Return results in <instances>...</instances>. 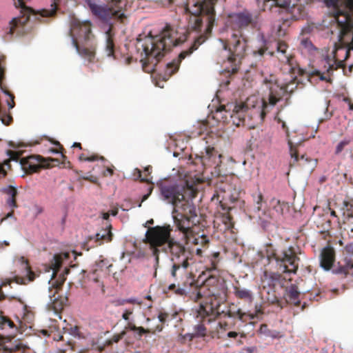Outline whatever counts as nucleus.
Returning a JSON list of instances; mask_svg holds the SVG:
<instances>
[{"label":"nucleus","instance_id":"nucleus-1","mask_svg":"<svg viewBox=\"0 0 353 353\" xmlns=\"http://www.w3.org/2000/svg\"><path fill=\"white\" fill-rule=\"evenodd\" d=\"M172 228L170 225L150 228L145 234V242L150 245L155 256V272L159 263L160 251L169 252L172 262L171 276L174 282L164 289L165 293L172 292L177 296H189L192 299L195 295L194 281L188 276L187 270L192 261V252L185 246L170 237Z\"/></svg>","mask_w":353,"mask_h":353},{"label":"nucleus","instance_id":"nucleus-2","mask_svg":"<svg viewBox=\"0 0 353 353\" xmlns=\"http://www.w3.org/2000/svg\"><path fill=\"white\" fill-rule=\"evenodd\" d=\"M171 3L173 0H161ZM216 0H187L185 10L188 14V27L192 30H201L203 23H205L204 33L194 39L191 46L180 52L178 57L166 65V74L169 76L174 74L179 68L180 63L186 57L203 43L212 32L215 21L214 4Z\"/></svg>","mask_w":353,"mask_h":353},{"label":"nucleus","instance_id":"nucleus-3","mask_svg":"<svg viewBox=\"0 0 353 353\" xmlns=\"http://www.w3.org/2000/svg\"><path fill=\"white\" fill-rule=\"evenodd\" d=\"M176 32L167 24L159 34H149L137 39L136 48L140 53L142 67L145 72L150 73L155 70L160 60L170 51L172 47L183 43L187 36L176 38Z\"/></svg>","mask_w":353,"mask_h":353},{"label":"nucleus","instance_id":"nucleus-4","mask_svg":"<svg viewBox=\"0 0 353 353\" xmlns=\"http://www.w3.org/2000/svg\"><path fill=\"white\" fill-rule=\"evenodd\" d=\"M183 210L173 211L176 213L174 216V222L176 228L183 234L187 244L201 246L196 249L197 255H201L202 248H207L210 243L209 236L205 233L203 225L199 223L196 208L192 203H187Z\"/></svg>","mask_w":353,"mask_h":353},{"label":"nucleus","instance_id":"nucleus-5","mask_svg":"<svg viewBox=\"0 0 353 353\" xmlns=\"http://www.w3.org/2000/svg\"><path fill=\"white\" fill-rule=\"evenodd\" d=\"M195 295L192 299L201 301V308L214 317L219 316L224 311L221 310V303L226 299L227 287L225 282L219 277L210 275L205 279L201 285H195Z\"/></svg>","mask_w":353,"mask_h":353},{"label":"nucleus","instance_id":"nucleus-6","mask_svg":"<svg viewBox=\"0 0 353 353\" xmlns=\"http://www.w3.org/2000/svg\"><path fill=\"white\" fill-rule=\"evenodd\" d=\"M268 99V94L262 99L256 95H251L243 103L221 105L217 108L216 112H228L236 126L245 125L246 117L250 119L259 117L263 120L266 114L275 105H271Z\"/></svg>","mask_w":353,"mask_h":353},{"label":"nucleus","instance_id":"nucleus-7","mask_svg":"<svg viewBox=\"0 0 353 353\" xmlns=\"http://www.w3.org/2000/svg\"><path fill=\"white\" fill-rule=\"evenodd\" d=\"M163 199L174 207V210L181 209L187 203H191L189 199L196 196L197 190L188 181L180 183H163L159 186ZM185 210H183L184 211Z\"/></svg>","mask_w":353,"mask_h":353},{"label":"nucleus","instance_id":"nucleus-8","mask_svg":"<svg viewBox=\"0 0 353 353\" xmlns=\"http://www.w3.org/2000/svg\"><path fill=\"white\" fill-rule=\"evenodd\" d=\"M260 12H252L248 9H243L232 12L228 15V26L232 31L243 33L245 30H254L260 26Z\"/></svg>","mask_w":353,"mask_h":353},{"label":"nucleus","instance_id":"nucleus-9","mask_svg":"<svg viewBox=\"0 0 353 353\" xmlns=\"http://www.w3.org/2000/svg\"><path fill=\"white\" fill-rule=\"evenodd\" d=\"M85 3L94 16L106 23H112V21L123 22L126 18L122 10L121 0H110L106 6H99L93 0H85Z\"/></svg>","mask_w":353,"mask_h":353},{"label":"nucleus","instance_id":"nucleus-10","mask_svg":"<svg viewBox=\"0 0 353 353\" xmlns=\"http://www.w3.org/2000/svg\"><path fill=\"white\" fill-rule=\"evenodd\" d=\"M10 160L19 161L22 169L27 174L39 172L41 168H50L54 166V163H59V160L53 158L44 159L39 155H30L21 157V153L17 151L8 150Z\"/></svg>","mask_w":353,"mask_h":353},{"label":"nucleus","instance_id":"nucleus-11","mask_svg":"<svg viewBox=\"0 0 353 353\" xmlns=\"http://www.w3.org/2000/svg\"><path fill=\"white\" fill-rule=\"evenodd\" d=\"M339 13L342 14V19L336 17V22L341 28L338 43L351 48L353 46V0H347L345 10H341Z\"/></svg>","mask_w":353,"mask_h":353},{"label":"nucleus","instance_id":"nucleus-12","mask_svg":"<svg viewBox=\"0 0 353 353\" xmlns=\"http://www.w3.org/2000/svg\"><path fill=\"white\" fill-rule=\"evenodd\" d=\"M268 258L272 257L276 261L278 270L283 273H296L298 270L299 258L292 246L277 254L270 248L267 250Z\"/></svg>","mask_w":353,"mask_h":353},{"label":"nucleus","instance_id":"nucleus-13","mask_svg":"<svg viewBox=\"0 0 353 353\" xmlns=\"http://www.w3.org/2000/svg\"><path fill=\"white\" fill-rule=\"evenodd\" d=\"M247 42L244 33L232 32L227 45L230 53L228 61L234 65L232 69V73L237 72L238 66L245 55Z\"/></svg>","mask_w":353,"mask_h":353},{"label":"nucleus","instance_id":"nucleus-14","mask_svg":"<svg viewBox=\"0 0 353 353\" xmlns=\"http://www.w3.org/2000/svg\"><path fill=\"white\" fill-rule=\"evenodd\" d=\"M334 60L330 58L327 52L323 53L321 59L319 61V68L313 70L309 74L310 79L318 78V79L332 83V76L334 70L340 68L341 65H336Z\"/></svg>","mask_w":353,"mask_h":353},{"label":"nucleus","instance_id":"nucleus-15","mask_svg":"<svg viewBox=\"0 0 353 353\" xmlns=\"http://www.w3.org/2000/svg\"><path fill=\"white\" fill-rule=\"evenodd\" d=\"M296 81V79L294 78L289 83L279 85L276 82L272 83L265 79L264 82L268 85L269 90L268 99L271 105H276L287 93H292L298 85V83Z\"/></svg>","mask_w":353,"mask_h":353},{"label":"nucleus","instance_id":"nucleus-16","mask_svg":"<svg viewBox=\"0 0 353 353\" xmlns=\"http://www.w3.org/2000/svg\"><path fill=\"white\" fill-rule=\"evenodd\" d=\"M325 51L330 58L334 60V64L341 65L340 68H345L344 61L352 56L353 46L351 48H346L336 43L331 52L329 50Z\"/></svg>","mask_w":353,"mask_h":353},{"label":"nucleus","instance_id":"nucleus-17","mask_svg":"<svg viewBox=\"0 0 353 353\" xmlns=\"http://www.w3.org/2000/svg\"><path fill=\"white\" fill-rule=\"evenodd\" d=\"M70 34L72 39H83L85 43L90 41L91 37V24L90 22L81 23L79 21H74L72 23Z\"/></svg>","mask_w":353,"mask_h":353},{"label":"nucleus","instance_id":"nucleus-18","mask_svg":"<svg viewBox=\"0 0 353 353\" xmlns=\"http://www.w3.org/2000/svg\"><path fill=\"white\" fill-rule=\"evenodd\" d=\"M221 154L213 147L208 146L205 148V153H202L201 161L203 166H219L221 163Z\"/></svg>","mask_w":353,"mask_h":353},{"label":"nucleus","instance_id":"nucleus-19","mask_svg":"<svg viewBox=\"0 0 353 353\" xmlns=\"http://www.w3.org/2000/svg\"><path fill=\"white\" fill-rule=\"evenodd\" d=\"M276 48V52H270V55L272 56L276 54V57L281 62L287 63L290 67V69H292L293 65V57L291 54L288 53V44L285 41H278Z\"/></svg>","mask_w":353,"mask_h":353},{"label":"nucleus","instance_id":"nucleus-20","mask_svg":"<svg viewBox=\"0 0 353 353\" xmlns=\"http://www.w3.org/2000/svg\"><path fill=\"white\" fill-rule=\"evenodd\" d=\"M307 3V0H300L294 1L290 7H287L286 9L293 20H300L306 16L304 4Z\"/></svg>","mask_w":353,"mask_h":353},{"label":"nucleus","instance_id":"nucleus-21","mask_svg":"<svg viewBox=\"0 0 353 353\" xmlns=\"http://www.w3.org/2000/svg\"><path fill=\"white\" fill-rule=\"evenodd\" d=\"M335 260V251L333 248L326 246L322 249L320 255L321 266L326 270H329L333 265Z\"/></svg>","mask_w":353,"mask_h":353},{"label":"nucleus","instance_id":"nucleus-22","mask_svg":"<svg viewBox=\"0 0 353 353\" xmlns=\"http://www.w3.org/2000/svg\"><path fill=\"white\" fill-rule=\"evenodd\" d=\"M199 314L205 316H202L201 323L194 326V335L196 337H203L206 335V328L205 323H210L211 321L215 319L216 317H214L210 313L208 314L201 307L199 311Z\"/></svg>","mask_w":353,"mask_h":353},{"label":"nucleus","instance_id":"nucleus-23","mask_svg":"<svg viewBox=\"0 0 353 353\" xmlns=\"http://www.w3.org/2000/svg\"><path fill=\"white\" fill-rule=\"evenodd\" d=\"M151 171H152V167L151 166H148L145 168V174L143 177H142V172L141 171L137 168L135 170V172H137L138 174V178H139L141 179V181H144V182H146L148 183H150V186L148 187V192L145 194H144L141 199V201L140 202V203L138 205L139 207H141V203L145 201V200H147L148 199V197L150 196V195L151 194L152 190H153V183L152 182V177L149 178V176L151 174Z\"/></svg>","mask_w":353,"mask_h":353},{"label":"nucleus","instance_id":"nucleus-24","mask_svg":"<svg viewBox=\"0 0 353 353\" xmlns=\"http://www.w3.org/2000/svg\"><path fill=\"white\" fill-rule=\"evenodd\" d=\"M112 225L109 224L105 228L101 229L94 236V241L99 245L104 243H109L112 240Z\"/></svg>","mask_w":353,"mask_h":353},{"label":"nucleus","instance_id":"nucleus-25","mask_svg":"<svg viewBox=\"0 0 353 353\" xmlns=\"http://www.w3.org/2000/svg\"><path fill=\"white\" fill-rule=\"evenodd\" d=\"M299 296L300 292L298 290V287L296 285L292 284L286 289L285 294L286 302L298 306L301 303Z\"/></svg>","mask_w":353,"mask_h":353},{"label":"nucleus","instance_id":"nucleus-26","mask_svg":"<svg viewBox=\"0 0 353 353\" xmlns=\"http://www.w3.org/2000/svg\"><path fill=\"white\" fill-rule=\"evenodd\" d=\"M125 330L137 332L139 337L145 334H154L156 331L161 332L163 330L162 325H157L155 330L145 329L143 327H137L133 323L128 322L125 326Z\"/></svg>","mask_w":353,"mask_h":353},{"label":"nucleus","instance_id":"nucleus-27","mask_svg":"<svg viewBox=\"0 0 353 353\" xmlns=\"http://www.w3.org/2000/svg\"><path fill=\"white\" fill-rule=\"evenodd\" d=\"M352 268L353 260L345 257L343 261L339 263V266L334 270V272L346 276Z\"/></svg>","mask_w":353,"mask_h":353},{"label":"nucleus","instance_id":"nucleus-28","mask_svg":"<svg viewBox=\"0 0 353 353\" xmlns=\"http://www.w3.org/2000/svg\"><path fill=\"white\" fill-rule=\"evenodd\" d=\"M72 46L76 48L77 52L82 57H87L91 61L94 57L93 48H81L75 39H72Z\"/></svg>","mask_w":353,"mask_h":353},{"label":"nucleus","instance_id":"nucleus-29","mask_svg":"<svg viewBox=\"0 0 353 353\" xmlns=\"http://www.w3.org/2000/svg\"><path fill=\"white\" fill-rule=\"evenodd\" d=\"M326 5L328 7H333L335 10V19L336 20V17L339 16L340 19H342V14L339 13V11L341 10H345V6H346L347 0H325Z\"/></svg>","mask_w":353,"mask_h":353},{"label":"nucleus","instance_id":"nucleus-30","mask_svg":"<svg viewBox=\"0 0 353 353\" xmlns=\"http://www.w3.org/2000/svg\"><path fill=\"white\" fill-rule=\"evenodd\" d=\"M234 294L237 299L251 303L253 301V295L250 290L240 287L234 288Z\"/></svg>","mask_w":353,"mask_h":353},{"label":"nucleus","instance_id":"nucleus-31","mask_svg":"<svg viewBox=\"0 0 353 353\" xmlns=\"http://www.w3.org/2000/svg\"><path fill=\"white\" fill-rule=\"evenodd\" d=\"M90 285L94 288L95 292H99L101 294H105V288L103 282L100 280L98 275H96V272H94L90 276Z\"/></svg>","mask_w":353,"mask_h":353},{"label":"nucleus","instance_id":"nucleus-32","mask_svg":"<svg viewBox=\"0 0 353 353\" xmlns=\"http://www.w3.org/2000/svg\"><path fill=\"white\" fill-rule=\"evenodd\" d=\"M106 43H105V52L108 57H114V43L112 34L111 28L105 32Z\"/></svg>","mask_w":353,"mask_h":353},{"label":"nucleus","instance_id":"nucleus-33","mask_svg":"<svg viewBox=\"0 0 353 353\" xmlns=\"http://www.w3.org/2000/svg\"><path fill=\"white\" fill-rule=\"evenodd\" d=\"M4 192L9 196L7 200L8 205L12 208H17L16 196L18 194L17 190L14 187L10 185L4 190Z\"/></svg>","mask_w":353,"mask_h":353},{"label":"nucleus","instance_id":"nucleus-34","mask_svg":"<svg viewBox=\"0 0 353 353\" xmlns=\"http://www.w3.org/2000/svg\"><path fill=\"white\" fill-rule=\"evenodd\" d=\"M263 277L265 279H269L270 283H268L269 285H275L277 283H281L283 280V276L279 273L276 272H268L265 271L263 274Z\"/></svg>","mask_w":353,"mask_h":353},{"label":"nucleus","instance_id":"nucleus-35","mask_svg":"<svg viewBox=\"0 0 353 353\" xmlns=\"http://www.w3.org/2000/svg\"><path fill=\"white\" fill-rule=\"evenodd\" d=\"M208 260L209 263V267L207 268L209 270H215L217 268V265L220 261V252H215L212 254H210L208 256Z\"/></svg>","mask_w":353,"mask_h":353},{"label":"nucleus","instance_id":"nucleus-36","mask_svg":"<svg viewBox=\"0 0 353 353\" xmlns=\"http://www.w3.org/2000/svg\"><path fill=\"white\" fill-rule=\"evenodd\" d=\"M79 159L81 161H105L106 159L104 157L100 156L97 154H92L90 156H87L85 154L82 153L79 155Z\"/></svg>","mask_w":353,"mask_h":353},{"label":"nucleus","instance_id":"nucleus-37","mask_svg":"<svg viewBox=\"0 0 353 353\" xmlns=\"http://www.w3.org/2000/svg\"><path fill=\"white\" fill-rule=\"evenodd\" d=\"M22 265L23 266L26 274L28 276V281L30 282L34 281L36 277V274L34 272L31 270L30 266L28 264V261L24 260L23 257H22Z\"/></svg>","mask_w":353,"mask_h":353},{"label":"nucleus","instance_id":"nucleus-38","mask_svg":"<svg viewBox=\"0 0 353 353\" xmlns=\"http://www.w3.org/2000/svg\"><path fill=\"white\" fill-rule=\"evenodd\" d=\"M62 264V257L60 254H55L50 261V267L54 272H57Z\"/></svg>","mask_w":353,"mask_h":353},{"label":"nucleus","instance_id":"nucleus-39","mask_svg":"<svg viewBox=\"0 0 353 353\" xmlns=\"http://www.w3.org/2000/svg\"><path fill=\"white\" fill-rule=\"evenodd\" d=\"M353 199L347 198L343 201L341 210L343 211V214L347 212V215L353 212Z\"/></svg>","mask_w":353,"mask_h":353},{"label":"nucleus","instance_id":"nucleus-40","mask_svg":"<svg viewBox=\"0 0 353 353\" xmlns=\"http://www.w3.org/2000/svg\"><path fill=\"white\" fill-rule=\"evenodd\" d=\"M288 145L290 147V153L292 159H293V162H290V166H293L296 162H298L299 161V157L298 154V151L295 148L294 145H293L292 142L289 140L288 141Z\"/></svg>","mask_w":353,"mask_h":353},{"label":"nucleus","instance_id":"nucleus-41","mask_svg":"<svg viewBox=\"0 0 353 353\" xmlns=\"http://www.w3.org/2000/svg\"><path fill=\"white\" fill-rule=\"evenodd\" d=\"M221 221L225 225V229L230 230L234 227L232 216L228 213L223 214L221 216Z\"/></svg>","mask_w":353,"mask_h":353},{"label":"nucleus","instance_id":"nucleus-42","mask_svg":"<svg viewBox=\"0 0 353 353\" xmlns=\"http://www.w3.org/2000/svg\"><path fill=\"white\" fill-rule=\"evenodd\" d=\"M254 203H255V208L257 211H260L262 208L263 203V196L262 193L259 191L258 192L252 195Z\"/></svg>","mask_w":353,"mask_h":353},{"label":"nucleus","instance_id":"nucleus-43","mask_svg":"<svg viewBox=\"0 0 353 353\" xmlns=\"http://www.w3.org/2000/svg\"><path fill=\"white\" fill-rule=\"evenodd\" d=\"M225 316L231 318L237 316L240 321L245 322L244 317L247 316V314L245 312H243L241 309H238L236 312H232L231 310L228 311Z\"/></svg>","mask_w":353,"mask_h":353},{"label":"nucleus","instance_id":"nucleus-44","mask_svg":"<svg viewBox=\"0 0 353 353\" xmlns=\"http://www.w3.org/2000/svg\"><path fill=\"white\" fill-rule=\"evenodd\" d=\"M14 327V323L8 317L0 315V327L5 329L7 327L13 328Z\"/></svg>","mask_w":353,"mask_h":353},{"label":"nucleus","instance_id":"nucleus-45","mask_svg":"<svg viewBox=\"0 0 353 353\" xmlns=\"http://www.w3.org/2000/svg\"><path fill=\"white\" fill-rule=\"evenodd\" d=\"M52 291L54 292L53 294L52 295L50 294L49 296H50V301L53 305V307L54 309H57V307L59 306L61 308H62V303L59 304V300H58L57 297L55 296V294L57 293L58 288L50 289V292Z\"/></svg>","mask_w":353,"mask_h":353},{"label":"nucleus","instance_id":"nucleus-46","mask_svg":"<svg viewBox=\"0 0 353 353\" xmlns=\"http://www.w3.org/2000/svg\"><path fill=\"white\" fill-rule=\"evenodd\" d=\"M350 142L351 140L347 139L341 141L336 146L334 154L336 155L341 154L344 148L350 143Z\"/></svg>","mask_w":353,"mask_h":353},{"label":"nucleus","instance_id":"nucleus-47","mask_svg":"<svg viewBox=\"0 0 353 353\" xmlns=\"http://www.w3.org/2000/svg\"><path fill=\"white\" fill-rule=\"evenodd\" d=\"M0 120L6 125H8L12 121V117L10 114L0 110Z\"/></svg>","mask_w":353,"mask_h":353},{"label":"nucleus","instance_id":"nucleus-48","mask_svg":"<svg viewBox=\"0 0 353 353\" xmlns=\"http://www.w3.org/2000/svg\"><path fill=\"white\" fill-rule=\"evenodd\" d=\"M285 209H288V204L285 202H281L279 200L274 205V210L279 214H283Z\"/></svg>","mask_w":353,"mask_h":353},{"label":"nucleus","instance_id":"nucleus-49","mask_svg":"<svg viewBox=\"0 0 353 353\" xmlns=\"http://www.w3.org/2000/svg\"><path fill=\"white\" fill-rule=\"evenodd\" d=\"M125 334H126L125 331L123 330L119 334L113 335L112 339L107 341V344L108 345H110L113 343H118L120 340H121L123 338V336L125 335Z\"/></svg>","mask_w":353,"mask_h":353},{"label":"nucleus","instance_id":"nucleus-50","mask_svg":"<svg viewBox=\"0 0 353 353\" xmlns=\"http://www.w3.org/2000/svg\"><path fill=\"white\" fill-rule=\"evenodd\" d=\"M257 5L261 8V11H265L266 9L270 10L272 0H256Z\"/></svg>","mask_w":353,"mask_h":353},{"label":"nucleus","instance_id":"nucleus-51","mask_svg":"<svg viewBox=\"0 0 353 353\" xmlns=\"http://www.w3.org/2000/svg\"><path fill=\"white\" fill-rule=\"evenodd\" d=\"M194 338H195V336L193 333H188L184 335L180 334L179 336V341H180L181 343H185L187 341L190 342L192 341Z\"/></svg>","mask_w":353,"mask_h":353},{"label":"nucleus","instance_id":"nucleus-52","mask_svg":"<svg viewBox=\"0 0 353 353\" xmlns=\"http://www.w3.org/2000/svg\"><path fill=\"white\" fill-rule=\"evenodd\" d=\"M6 94L8 95L10 97V100L7 101L8 105L9 107V109H12L14 107L15 103H14V94H11L8 90L6 89L1 90Z\"/></svg>","mask_w":353,"mask_h":353},{"label":"nucleus","instance_id":"nucleus-53","mask_svg":"<svg viewBox=\"0 0 353 353\" xmlns=\"http://www.w3.org/2000/svg\"><path fill=\"white\" fill-rule=\"evenodd\" d=\"M348 234L350 237L352 239V241L347 244L345 250L347 253L353 256V229H351Z\"/></svg>","mask_w":353,"mask_h":353},{"label":"nucleus","instance_id":"nucleus-54","mask_svg":"<svg viewBox=\"0 0 353 353\" xmlns=\"http://www.w3.org/2000/svg\"><path fill=\"white\" fill-rule=\"evenodd\" d=\"M54 144L58 146V148H50L49 152L54 154L61 153L62 154L65 150L62 145L57 141H54Z\"/></svg>","mask_w":353,"mask_h":353},{"label":"nucleus","instance_id":"nucleus-55","mask_svg":"<svg viewBox=\"0 0 353 353\" xmlns=\"http://www.w3.org/2000/svg\"><path fill=\"white\" fill-rule=\"evenodd\" d=\"M266 335L272 339H280L283 336L280 332L276 330H268Z\"/></svg>","mask_w":353,"mask_h":353},{"label":"nucleus","instance_id":"nucleus-56","mask_svg":"<svg viewBox=\"0 0 353 353\" xmlns=\"http://www.w3.org/2000/svg\"><path fill=\"white\" fill-rule=\"evenodd\" d=\"M133 308L131 309H125L122 314V318L125 320L128 321L130 320V315L133 313Z\"/></svg>","mask_w":353,"mask_h":353},{"label":"nucleus","instance_id":"nucleus-57","mask_svg":"<svg viewBox=\"0 0 353 353\" xmlns=\"http://www.w3.org/2000/svg\"><path fill=\"white\" fill-rule=\"evenodd\" d=\"M114 165H112L111 168L107 167L105 170L103 172V176H107L108 175L112 176L114 174Z\"/></svg>","mask_w":353,"mask_h":353},{"label":"nucleus","instance_id":"nucleus-58","mask_svg":"<svg viewBox=\"0 0 353 353\" xmlns=\"http://www.w3.org/2000/svg\"><path fill=\"white\" fill-rule=\"evenodd\" d=\"M168 316H169V314L168 313L160 312L158 316V318H159V320L160 322H161L162 323H164L167 321Z\"/></svg>","mask_w":353,"mask_h":353},{"label":"nucleus","instance_id":"nucleus-59","mask_svg":"<svg viewBox=\"0 0 353 353\" xmlns=\"http://www.w3.org/2000/svg\"><path fill=\"white\" fill-rule=\"evenodd\" d=\"M275 119L277 121V122L279 123H281V127L285 131L287 135H288L289 134V130H288V128L287 127L286 125V123L285 121H283V120H281V119L279 118L278 117H276L275 118Z\"/></svg>","mask_w":353,"mask_h":353},{"label":"nucleus","instance_id":"nucleus-60","mask_svg":"<svg viewBox=\"0 0 353 353\" xmlns=\"http://www.w3.org/2000/svg\"><path fill=\"white\" fill-rule=\"evenodd\" d=\"M61 157H62L61 164L63 165V166L65 168H70L71 163L69 161H67V157L63 153H62Z\"/></svg>","mask_w":353,"mask_h":353},{"label":"nucleus","instance_id":"nucleus-61","mask_svg":"<svg viewBox=\"0 0 353 353\" xmlns=\"http://www.w3.org/2000/svg\"><path fill=\"white\" fill-rule=\"evenodd\" d=\"M127 303L130 304H137L139 305H142V301H139L137 299L135 298H129L126 299Z\"/></svg>","mask_w":353,"mask_h":353},{"label":"nucleus","instance_id":"nucleus-62","mask_svg":"<svg viewBox=\"0 0 353 353\" xmlns=\"http://www.w3.org/2000/svg\"><path fill=\"white\" fill-rule=\"evenodd\" d=\"M302 45L304 46L305 48L308 49H315L312 42L309 40H303L302 41Z\"/></svg>","mask_w":353,"mask_h":353},{"label":"nucleus","instance_id":"nucleus-63","mask_svg":"<svg viewBox=\"0 0 353 353\" xmlns=\"http://www.w3.org/2000/svg\"><path fill=\"white\" fill-rule=\"evenodd\" d=\"M79 327L77 325L70 327V333L73 336H79Z\"/></svg>","mask_w":353,"mask_h":353},{"label":"nucleus","instance_id":"nucleus-64","mask_svg":"<svg viewBox=\"0 0 353 353\" xmlns=\"http://www.w3.org/2000/svg\"><path fill=\"white\" fill-rule=\"evenodd\" d=\"M266 50H267L266 48H261L259 50L254 51V54L263 56Z\"/></svg>","mask_w":353,"mask_h":353}]
</instances>
